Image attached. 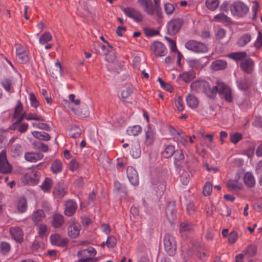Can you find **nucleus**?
I'll return each mask as SVG.
<instances>
[{
	"label": "nucleus",
	"mask_w": 262,
	"mask_h": 262,
	"mask_svg": "<svg viewBox=\"0 0 262 262\" xmlns=\"http://www.w3.org/2000/svg\"><path fill=\"white\" fill-rule=\"evenodd\" d=\"M123 12L128 17L133 18L137 22H140L143 20L142 14L134 8L127 7L123 9Z\"/></svg>",
	"instance_id": "15"
},
{
	"label": "nucleus",
	"mask_w": 262,
	"mask_h": 262,
	"mask_svg": "<svg viewBox=\"0 0 262 262\" xmlns=\"http://www.w3.org/2000/svg\"><path fill=\"white\" fill-rule=\"evenodd\" d=\"M156 133L155 129L148 126L147 130L145 133L144 144L148 147L152 146L156 140Z\"/></svg>",
	"instance_id": "8"
},
{
	"label": "nucleus",
	"mask_w": 262,
	"mask_h": 262,
	"mask_svg": "<svg viewBox=\"0 0 262 262\" xmlns=\"http://www.w3.org/2000/svg\"><path fill=\"white\" fill-rule=\"evenodd\" d=\"M245 255L247 256L248 258L254 256L257 253V248L254 245L248 246L243 251Z\"/></svg>",
	"instance_id": "32"
},
{
	"label": "nucleus",
	"mask_w": 262,
	"mask_h": 262,
	"mask_svg": "<svg viewBox=\"0 0 262 262\" xmlns=\"http://www.w3.org/2000/svg\"><path fill=\"white\" fill-rule=\"evenodd\" d=\"M191 89L196 92H203L209 97L207 92L210 91V86L206 81L199 80L193 82L191 84Z\"/></svg>",
	"instance_id": "9"
},
{
	"label": "nucleus",
	"mask_w": 262,
	"mask_h": 262,
	"mask_svg": "<svg viewBox=\"0 0 262 262\" xmlns=\"http://www.w3.org/2000/svg\"><path fill=\"white\" fill-rule=\"evenodd\" d=\"M251 39L252 37L250 34H244L239 38L237 44L239 47H245L251 41Z\"/></svg>",
	"instance_id": "27"
},
{
	"label": "nucleus",
	"mask_w": 262,
	"mask_h": 262,
	"mask_svg": "<svg viewBox=\"0 0 262 262\" xmlns=\"http://www.w3.org/2000/svg\"><path fill=\"white\" fill-rule=\"evenodd\" d=\"M212 190V184L210 182H207L205 184L203 189V193L205 196H208L211 194Z\"/></svg>",
	"instance_id": "50"
},
{
	"label": "nucleus",
	"mask_w": 262,
	"mask_h": 262,
	"mask_svg": "<svg viewBox=\"0 0 262 262\" xmlns=\"http://www.w3.org/2000/svg\"><path fill=\"white\" fill-rule=\"evenodd\" d=\"M69 224L67 229L68 236L72 238L77 237L79 235L81 230L80 225L76 222L75 219L70 220Z\"/></svg>",
	"instance_id": "6"
},
{
	"label": "nucleus",
	"mask_w": 262,
	"mask_h": 262,
	"mask_svg": "<svg viewBox=\"0 0 262 262\" xmlns=\"http://www.w3.org/2000/svg\"><path fill=\"white\" fill-rule=\"evenodd\" d=\"M50 239L52 245L57 246L64 247L68 243V238L61 237L58 233L51 234Z\"/></svg>",
	"instance_id": "20"
},
{
	"label": "nucleus",
	"mask_w": 262,
	"mask_h": 262,
	"mask_svg": "<svg viewBox=\"0 0 262 262\" xmlns=\"http://www.w3.org/2000/svg\"><path fill=\"white\" fill-rule=\"evenodd\" d=\"M132 154L133 157H138L140 154V145L138 142L132 147Z\"/></svg>",
	"instance_id": "63"
},
{
	"label": "nucleus",
	"mask_w": 262,
	"mask_h": 262,
	"mask_svg": "<svg viewBox=\"0 0 262 262\" xmlns=\"http://www.w3.org/2000/svg\"><path fill=\"white\" fill-rule=\"evenodd\" d=\"M96 254V251L90 247L86 249L79 251L77 255L80 262H88L93 259V257Z\"/></svg>",
	"instance_id": "5"
},
{
	"label": "nucleus",
	"mask_w": 262,
	"mask_h": 262,
	"mask_svg": "<svg viewBox=\"0 0 262 262\" xmlns=\"http://www.w3.org/2000/svg\"><path fill=\"white\" fill-rule=\"evenodd\" d=\"M17 60L21 64H25L28 59L27 53L20 49H17Z\"/></svg>",
	"instance_id": "33"
},
{
	"label": "nucleus",
	"mask_w": 262,
	"mask_h": 262,
	"mask_svg": "<svg viewBox=\"0 0 262 262\" xmlns=\"http://www.w3.org/2000/svg\"><path fill=\"white\" fill-rule=\"evenodd\" d=\"M12 171V166L9 163L6 158V152L2 150L0 152V172L8 173Z\"/></svg>",
	"instance_id": "10"
},
{
	"label": "nucleus",
	"mask_w": 262,
	"mask_h": 262,
	"mask_svg": "<svg viewBox=\"0 0 262 262\" xmlns=\"http://www.w3.org/2000/svg\"><path fill=\"white\" fill-rule=\"evenodd\" d=\"M69 169L72 171L77 170L79 167V164L78 162L75 160H72L69 163Z\"/></svg>",
	"instance_id": "64"
},
{
	"label": "nucleus",
	"mask_w": 262,
	"mask_h": 262,
	"mask_svg": "<svg viewBox=\"0 0 262 262\" xmlns=\"http://www.w3.org/2000/svg\"><path fill=\"white\" fill-rule=\"evenodd\" d=\"M185 47L188 50L196 53H205L208 50L206 45L192 39L187 41Z\"/></svg>",
	"instance_id": "3"
},
{
	"label": "nucleus",
	"mask_w": 262,
	"mask_h": 262,
	"mask_svg": "<svg viewBox=\"0 0 262 262\" xmlns=\"http://www.w3.org/2000/svg\"><path fill=\"white\" fill-rule=\"evenodd\" d=\"M117 244V239L116 237L113 235L109 236L107 237L106 242V245L109 248H113L115 247Z\"/></svg>",
	"instance_id": "51"
},
{
	"label": "nucleus",
	"mask_w": 262,
	"mask_h": 262,
	"mask_svg": "<svg viewBox=\"0 0 262 262\" xmlns=\"http://www.w3.org/2000/svg\"><path fill=\"white\" fill-rule=\"evenodd\" d=\"M186 102L189 107L191 108H195L199 105V101L197 98L193 95H188L186 98Z\"/></svg>",
	"instance_id": "28"
},
{
	"label": "nucleus",
	"mask_w": 262,
	"mask_h": 262,
	"mask_svg": "<svg viewBox=\"0 0 262 262\" xmlns=\"http://www.w3.org/2000/svg\"><path fill=\"white\" fill-rule=\"evenodd\" d=\"M33 145L35 148L42 152H47L49 150L48 146L42 142H35L33 143Z\"/></svg>",
	"instance_id": "46"
},
{
	"label": "nucleus",
	"mask_w": 262,
	"mask_h": 262,
	"mask_svg": "<svg viewBox=\"0 0 262 262\" xmlns=\"http://www.w3.org/2000/svg\"><path fill=\"white\" fill-rule=\"evenodd\" d=\"M32 135L36 138L43 141H49L51 139L50 135L45 132H40L34 131L32 133Z\"/></svg>",
	"instance_id": "30"
},
{
	"label": "nucleus",
	"mask_w": 262,
	"mask_h": 262,
	"mask_svg": "<svg viewBox=\"0 0 262 262\" xmlns=\"http://www.w3.org/2000/svg\"><path fill=\"white\" fill-rule=\"evenodd\" d=\"M250 86V82L247 80H241L238 82V87L242 90H248Z\"/></svg>",
	"instance_id": "52"
},
{
	"label": "nucleus",
	"mask_w": 262,
	"mask_h": 262,
	"mask_svg": "<svg viewBox=\"0 0 262 262\" xmlns=\"http://www.w3.org/2000/svg\"><path fill=\"white\" fill-rule=\"evenodd\" d=\"M207 92L210 98H214L216 93H219L220 95L226 101L229 102H231L233 101L231 89L219 79L216 80V85L212 88L210 87V91H208Z\"/></svg>",
	"instance_id": "1"
},
{
	"label": "nucleus",
	"mask_w": 262,
	"mask_h": 262,
	"mask_svg": "<svg viewBox=\"0 0 262 262\" xmlns=\"http://www.w3.org/2000/svg\"><path fill=\"white\" fill-rule=\"evenodd\" d=\"M43 155L40 152H28L25 154V159L30 162H36L43 158Z\"/></svg>",
	"instance_id": "23"
},
{
	"label": "nucleus",
	"mask_w": 262,
	"mask_h": 262,
	"mask_svg": "<svg viewBox=\"0 0 262 262\" xmlns=\"http://www.w3.org/2000/svg\"><path fill=\"white\" fill-rule=\"evenodd\" d=\"M25 119L27 120H36L42 122L45 120L44 118L41 116L38 115L35 113H29L25 114Z\"/></svg>",
	"instance_id": "39"
},
{
	"label": "nucleus",
	"mask_w": 262,
	"mask_h": 262,
	"mask_svg": "<svg viewBox=\"0 0 262 262\" xmlns=\"http://www.w3.org/2000/svg\"><path fill=\"white\" fill-rule=\"evenodd\" d=\"M181 77L184 81L188 82L195 78V73L193 70H191L183 73L181 74Z\"/></svg>",
	"instance_id": "41"
},
{
	"label": "nucleus",
	"mask_w": 262,
	"mask_h": 262,
	"mask_svg": "<svg viewBox=\"0 0 262 262\" xmlns=\"http://www.w3.org/2000/svg\"><path fill=\"white\" fill-rule=\"evenodd\" d=\"M81 134V129L77 126H74L71 129L69 135L72 138H76L79 137Z\"/></svg>",
	"instance_id": "47"
},
{
	"label": "nucleus",
	"mask_w": 262,
	"mask_h": 262,
	"mask_svg": "<svg viewBox=\"0 0 262 262\" xmlns=\"http://www.w3.org/2000/svg\"><path fill=\"white\" fill-rule=\"evenodd\" d=\"M133 93V89L128 87L123 90L121 93V97L124 99H127Z\"/></svg>",
	"instance_id": "59"
},
{
	"label": "nucleus",
	"mask_w": 262,
	"mask_h": 262,
	"mask_svg": "<svg viewBox=\"0 0 262 262\" xmlns=\"http://www.w3.org/2000/svg\"><path fill=\"white\" fill-rule=\"evenodd\" d=\"M127 175L129 181L134 186L139 183V177L136 170L133 167H128L126 170Z\"/></svg>",
	"instance_id": "21"
},
{
	"label": "nucleus",
	"mask_w": 262,
	"mask_h": 262,
	"mask_svg": "<svg viewBox=\"0 0 262 262\" xmlns=\"http://www.w3.org/2000/svg\"><path fill=\"white\" fill-rule=\"evenodd\" d=\"M182 21L180 19H175L170 21L167 25V29L170 35L176 34L180 29Z\"/></svg>",
	"instance_id": "14"
},
{
	"label": "nucleus",
	"mask_w": 262,
	"mask_h": 262,
	"mask_svg": "<svg viewBox=\"0 0 262 262\" xmlns=\"http://www.w3.org/2000/svg\"><path fill=\"white\" fill-rule=\"evenodd\" d=\"M64 214L67 216H73L77 208V204L73 200H69L64 203Z\"/></svg>",
	"instance_id": "18"
},
{
	"label": "nucleus",
	"mask_w": 262,
	"mask_h": 262,
	"mask_svg": "<svg viewBox=\"0 0 262 262\" xmlns=\"http://www.w3.org/2000/svg\"><path fill=\"white\" fill-rule=\"evenodd\" d=\"M214 19L217 21L230 22V18L223 13H220L214 16Z\"/></svg>",
	"instance_id": "53"
},
{
	"label": "nucleus",
	"mask_w": 262,
	"mask_h": 262,
	"mask_svg": "<svg viewBox=\"0 0 262 262\" xmlns=\"http://www.w3.org/2000/svg\"><path fill=\"white\" fill-rule=\"evenodd\" d=\"M62 167L61 162L59 160H55L52 164L51 168L54 173H57L61 170Z\"/></svg>",
	"instance_id": "40"
},
{
	"label": "nucleus",
	"mask_w": 262,
	"mask_h": 262,
	"mask_svg": "<svg viewBox=\"0 0 262 262\" xmlns=\"http://www.w3.org/2000/svg\"><path fill=\"white\" fill-rule=\"evenodd\" d=\"M52 186V180L49 178H46L40 187L43 192H48L50 191Z\"/></svg>",
	"instance_id": "31"
},
{
	"label": "nucleus",
	"mask_w": 262,
	"mask_h": 262,
	"mask_svg": "<svg viewBox=\"0 0 262 262\" xmlns=\"http://www.w3.org/2000/svg\"><path fill=\"white\" fill-rule=\"evenodd\" d=\"M175 105L177 108V110L181 112L184 109V104L181 96L179 95H177L174 98Z\"/></svg>",
	"instance_id": "42"
},
{
	"label": "nucleus",
	"mask_w": 262,
	"mask_h": 262,
	"mask_svg": "<svg viewBox=\"0 0 262 262\" xmlns=\"http://www.w3.org/2000/svg\"><path fill=\"white\" fill-rule=\"evenodd\" d=\"M23 105L21 102L18 100L13 114V119H16V121L13 124V127L14 129L17 127V125H19L25 118L26 113H23Z\"/></svg>",
	"instance_id": "4"
},
{
	"label": "nucleus",
	"mask_w": 262,
	"mask_h": 262,
	"mask_svg": "<svg viewBox=\"0 0 262 262\" xmlns=\"http://www.w3.org/2000/svg\"><path fill=\"white\" fill-rule=\"evenodd\" d=\"M165 39L168 41V45L171 51L172 52H177V53H178V52L179 51H178L177 50L176 42L174 40H171L167 37H165Z\"/></svg>",
	"instance_id": "60"
},
{
	"label": "nucleus",
	"mask_w": 262,
	"mask_h": 262,
	"mask_svg": "<svg viewBox=\"0 0 262 262\" xmlns=\"http://www.w3.org/2000/svg\"><path fill=\"white\" fill-rule=\"evenodd\" d=\"M193 228L194 226L192 224L187 222H184L180 224L179 231L181 233L190 232L192 231Z\"/></svg>",
	"instance_id": "29"
},
{
	"label": "nucleus",
	"mask_w": 262,
	"mask_h": 262,
	"mask_svg": "<svg viewBox=\"0 0 262 262\" xmlns=\"http://www.w3.org/2000/svg\"><path fill=\"white\" fill-rule=\"evenodd\" d=\"M254 46L256 49H259L262 47V33L258 32L256 40L254 43Z\"/></svg>",
	"instance_id": "61"
},
{
	"label": "nucleus",
	"mask_w": 262,
	"mask_h": 262,
	"mask_svg": "<svg viewBox=\"0 0 262 262\" xmlns=\"http://www.w3.org/2000/svg\"><path fill=\"white\" fill-rule=\"evenodd\" d=\"M150 49L156 56H163L167 53L165 45L160 41H154L150 45Z\"/></svg>",
	"instance_id": "12"
},
{
	"label": "nucleus",
	"mask_w": 262,
	"mask_h": 262,
	"mask_svg": "<svg viewBox=\"0 0 262 262\" xmlns=\"http://www.w3.org/2000/svg\"><path fill=\"white\" fill-rule=\"evenodd\" d=\"M64 224V217L60 213L55 212L51 217V224L54 228H60Z\"/></svg>",
	"instance_id": "16"
},
{
	"label": "nucleus",
	"mask_w": 262,
	"mask_h": 262,
	"mask_svg": "<svg viewBox=\"0 0 262 262\" xmlns=\"http://www.w3.org/2000/svg\"><path fill=\"white\" fill-rule=\"evenodd\" d=\"M10 233L12 238L17 242L21 243L24 241L23 230L19 227L15 226L10 228Z\"/></svg>",
	"instance_id": "19"
},
{
	"label": "nucleus",
	"mask_w": 262,
	"mask_h": 262,
	"mask_svg": "<svg viewBox=\"0 0 262 262\" xmlns=\"http://www.w3.org/2000/svg\"><path fill=\"white\" fill-rule=\"evenodd\" d=\"M175 203L169 202L166 208V215L170 222L173 221L176 219Z\"/></svg>",
	"instance_id": "22"
},
{
	"label": "nucleus",
	"mask_w": 262,
	"mask_h": 262,
	"mask_svg": "<svg viewBox=\"0 0 262 262\" xmlns=\"http://www.w3.org/2000/svg\"><path fill=\"white\" fill-rule=\"evenodd\" d=\"M48 232V226L46 224H40L38 226V234L41 238L47 235Z\"/></svg>",
	"instance_id": "44"
},
{
	"label": "nucleus",
	"mask_w": 262,
	"mask_h": 262,
	"mask_svg": "<svg viewBox=\"0 0 262 262\" xmlns=\"http://www.w3.org/2000/svg\"><path fill=\"white\" fill-rule=\"evenodd\" d=\"M142 130V128L140 125H134L129 127L127 130V133L129 136H138Z\"/></svg>",
	"instance_id": "35"
},
{
	"label": "nucleus",
	"mask_w": 262,
	"mask_h": 262,
	"mask_svg": "<svg viewBox=\"0 0 262 262\" xmlns=\"http://www.w3.org/2000/svg\"><path fill=\"white\" fill-rule=\"evenodd\" d=\"M27 201L24 197H20L17 202V209L19 213L25 212L27 209Z\"/></svg>",
	"instance_id": "25"
},
{
	"label": "nucleus",
	"mask_w": 262,
	"mask_h": 262,
	"mask_svg": "<svg viewBox=\"0 0 262 262\" xmlns=\"http://www.w3.org/2000/svg\"><path fill=\"white\" fill-rule=\"evenodd\" d=\"M32 125L33 127H37L42 129H45L48 131L51 129V127L49 125L43 122L33 123Z\"/></svg>",
	"instance_id": "56"
},
{
	"label": "nucleus",
	"mask_w": 262,
	"mask_h": 262,
	"mask_svg": "<svg viewBox=\"0 0 262 262\" xmlns=\"http://www.w3.org/2000/svg\"><path fill=\"white\" fill-rule=\"evenodd\" d=\"M40 174L34 169L29 170L24 176V179L29 183L32 185L37 184L39 181Z\"/></svg>",
	"instance_id": "13"
},
{
	"label": "nucleus",
	"mask_w": 262,
	"mask_h": 262,
	"mask_svg": "<svg viewBox=\"0 0 262 262\" xmlns=\"http://www.w3.org/2000/svg\"><path fill=\"white\" fill-rule=\"evenodd\" d=\"M164 10L167 14L171 15L174 10V5L170 3H165L164 5Z\"/></svg>",
	"instance_id": "58"
},
{
	"label": "nucleus",
	"mask_w": 262,
	"mask_h": 262,
	"mask_svg": "<svg viewBox=\"0 0 262 262\" xmlns=\"http://www.w3.org/2000/svg\"><path fill=\"white\" fill-rule=\"evenodd\" d=\"M154 6L156 9V15L158 18H161L162 17V12L161 8L160 0H154Z\"/></svg>",
	"instance_id": "48"
},
{
	"label": "nucleus",
	"mask_w": 262,
	"mask_h": 262,
	"mask_svg": "<svg viewBox=\"0 0 262 262\" xmlns=\"http://www.w3.org/2000/svg\"><path fill=\"white\" fill-rule=\"evenodd\" d=\"M227 187L230 190H239L242 189V184L237 180H229L227 183Z\"/></svg>",
	"instance_id": "34"
},
{
	"label": "nucleus",
	"mask_w": 262,
	"mask_h": 262,
	"mask_svg": "<svg viewBox=\"0 0 262 262\" xmlns=\"http://www.w3.org/2000/svg\"><path fill=\"white\" fill-rule=\"evenodd\" d=\"M46 217V214L42 210H37L33 213L32 215L31 219L32 221L37 224L39 222L42 221Z\"/></svg>",
	"instance_id": "24"
},
{
	"label": "nucleus",
	"mask_w": 262,
	"mask_h": 262,
	"mask_svg": "<svg viewBox=\"0 0 262 262\" xmlns=\"http://www.w3.org/2000/svg\"><path fill=\"white\" fill-rule=\"evenodd\" d=\"M112 48H113L112 47ZM111 51L107 52L106 54L104 55L105 56V60L110 63H113L116 59V55L115 53L113 51L112 49H110Z\"/></svg>",
	"instance_id": "49"
},
{
	"label": "nucleus",
	"mask_w": 262,
	"mask_h": 262,
	"mask_svg": "<svg viewBox=\"0 0 262 262\" xmlns=\"http://www.w3.org/2000/svg\"><path fill=\"white\" fill-rule=\"evenodd\" d=\"M53 194L56 198L60 199L67 194V191L64 187L58 186L54 188Z\"/></svg>",
	"instance_id": "37"
},
{
	"label": "nucleus",
	"mask_w": 262,
	"mask_h": 262,
	"mask_svg": "<svg viewBox=\"0 0 262 262\" xmlns=\"http://www.w3.org/2000/svg\"><path fill=\"white\" fill-rule=\"evenodd\" d=\"M164 246L168 255L173 256L177 250V243L174 237L171 234L167 233L164 238Z\"/></svg>",
	"instance_id": "2"
},
{
	"label": "nucleus",
	"mask_w": 262,
	"mask_h": 262,
	"mask_svg": "<svg viewBox=\"0 0 262 262\" xmlns=\"http://www.w3.org/2000/svg\"><path fill=\"white\" fill-rule=\"evenodd\" d=\"M229 56L233 60L238 61H245L244 66H253V61L250 58H247V54L245 52H239L232 53Z\"/></svg>",
	"instance_id": "11"
},
{
	"label": "nucleus",
	"mask_w": 262,
	"mask_h": 262,
	"mask_svg": "<svg viewBox=\"0 0 262 262\" xmlns=\"http://www.w3.org/2000/svg\"><path fill=\"white\" fill-rule=\"evenodd\" d=\"M244 181L245 185L250 188L253 187L255 183L253 176L250 172H246L245 174Z\"/></svg>",
	"instance_id": "26"
},
{
	"label": "nucleus",
	"mask_w": 262,
	"mask_h": 262,
	"mask_svg": "<svg viewBox=\"0 0 262 262\" xmlns=\"http://www.w3.org/2000/svg\"><path fill=\"white\" fill-rule=\"evenodd\" d=\"M10 250V245L6 242H2L0 244V251L3 254H6Z\"/></svg>",
	"instance_id": "54"
},
{
	"label": "nucleus",
	"mask_w": 262,
	"mask_h": 262,
	"mask_svg": "<svg viewBox=\"0 0 262 262\" xmlns=\"http://www.w3.org/2000/svg\"><path fill=\"white\" fill-rule=\"evenodd\" d=\"M232 14L234 16H242L249 10L248 7L242 2H236L230 6Z\"/></svg>",
	"instance_id": "7"
},
{
	"label": "nucleus",
	"mask_w": 262,
	"mask_h": 262,
	"mask_svg": "<svg viewBox=\"0 0 262 262\" xmlns=\"http://www.w3.org/2000/svg\"><path fill=\"white\" fill-rule=\"evenodd\" d=\"M144 11L147 14L152 15L156 14V9L151 0H138Z\"/></svg>",
	"instance_id": "17"
},
{
	"label": "nucleus",
	"mask_w": 262,
	"mask_h": 262,
	"mask_svg": "<svg viewBox=\"0 0 262 262\" xmlns=\"http://www.w3.org/2000/svg\"><path fill=\"white\" fill-rule=\"evenodd\" d=\"M238 233L236 231H232L230 233L228 236V241L230 244L234 243L237 239Z\"/></svg>",
	"instance_id": "62"
},
{
	"label": "nucleus",
	"mask_w": 262,
	"mask_h": 262,
	"mask_svg": "<svg viewBox=\"0 0 262 262\" xmlns=\"http://www.w3.org/2000/svg\"><path fill=\"white\" fill-rule=\"evenodd\" d=\"M243 135L241 133H231L230 135V141L234 144H237L240 140L242 139Z\"/></svg>",
	"instance_id": "45"
},
{
	"label": "nucleus",
	"mask_w": 262,
	"mask_h": 262,
	"mask_svg": "<svg viewBox=\"0 0 262 262\" xmlns=\"http://www.w3.org/2000/svg\"><path fill=\"white\" fill-rule=\"evenodd\" d=\"M52 39V36L50 32H45L42 34L39 39V42L40 45H45L48 42L51 41Z\"/></svg>",
	"instance_id": "38"
},
{
	"label": "nucleus",
	"mask_w": 262,
	"mask_h": 262,
	"mask_svg": "<svg viewBox=\"0 0 262 262\" xmlns=\"http://www.w3.org/2000/svg\"><path fill=\"white\" fill-rule=\"evenodd\" d=\"M219 5V0H207L206 2V7L210 10H215Z\"/></svg>",
	"instance_id": "43"
},
{
	"label": "nucleus",
	"mask_w": 262,
	"mask_h": 262,
	"mask_svg": "<svg viewBox=\"0 0 262 262\" xmlns=\"http://www.w3.org/2000/svg\"><path fill=\"white\" fill-rule=\"evenodd\" d=\"M29 99L32 106L37 108L39 105V103L33 93L29 94Z\"/></svg>",
	"instance_id": "55"
},
{
	"label": "nucleus",
	"mask_w": 262,
	"mask_h": 262,
	"mask_svg": "<svg viewBox=\"0 0 262 262\" xmlns=\"http://www.w3.org/2000/svg\"><path fill=\"white\" fill-rule=\"evenodd\" d=\"M175 151L174 147L171 145H166L164 151L162 152V156L165 158L171 157Z\"/></svg>",
	"instance_id": "36"
},
{
	"label": "nucleus",
	"mask_w": 262,
	"mask_h": 262,
	"mask_svg": "<svg viewBox=\"0 0 262 262\" xmlns=\"http://www.w3.org/2000/svg\"><path fill=\"white\" fill-rule=\"evenodd\" d=\"M158 80L160 83L161 86L165 90L172 92L173 90V87L169 83H166L162 80V79L160 78H159Z\"/></svg>",
	"instance_id": "57"
}]
</instances>
